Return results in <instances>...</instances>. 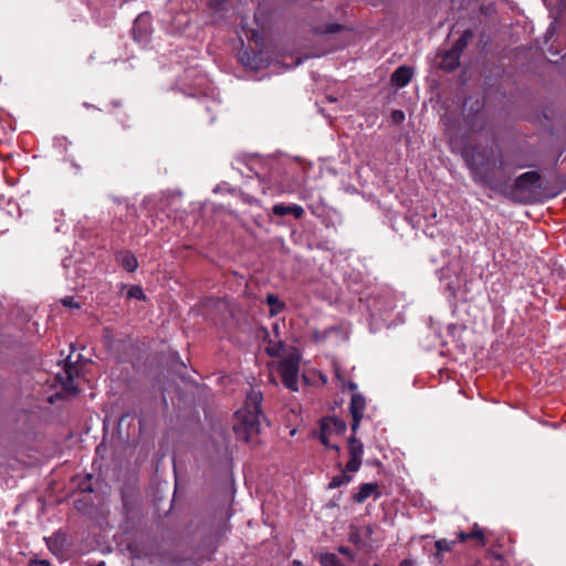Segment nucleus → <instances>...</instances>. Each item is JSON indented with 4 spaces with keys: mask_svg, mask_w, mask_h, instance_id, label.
Wrapping results in <instances>:
<instances>
[{
    "mask_svg": "<svg viewBox=\"0 0 566 566\" xmlns=\"http://www.w3.org/2000/svg\"><path fill=\"white\" fill-rule=\"evenodd\" d=\"M461 156L475 184L490 188L494 192H507L505 178L500 177L505 170L503 156L495 157L493 147L465 145Z\"/></svg>",
    "mask_w": 566,
    "mask_h": 566,
    "instance_id": "1",
    "label": "nucleus"
},
{
    "mask_svg": "<svg viewBox=\"0 0 566 566\" xmlns=\"http://www.w3.org/2000/svg\"><path fill=\"white\" fill-rule=\"evenodd\" d=\"M262 392L251 388L247 392L243 406L235 412L233 432L238 440L244 441L252 448L259 446L261 423L266 420L262 411Z\"/></svg>",
    "mask_w": 566,
    "mask_h": 566,
    "instance_id": "2",
    "label": "nucleus"
},
{
    "mask_svg": "<svg viewBox=\"0 0 566 566\" xmlns=\"http://www.w3.org/2000/svg\"><path fill=\"white\" fill-rule=\"evenodd\" d=\"M222 443L214 447V483L227 493L234 491L233 447L222 438Z\"/></svg>",
    "mask_w": 566,
    "mask_h": 566,
    "instance_id": "3",
    "label": "nucleus"
},
{
    "mask_svg": "<svg viewBox=\"0 0 566 566\" xmlns=\"http://www.w3.org/2000/svg\"><path fill=\"white\" fill-rule=\"evenodd\" d=\"M500 177L506 179L509 191L497 193L510 200H522V198L526 193L531 192V190L535 188H542V175L538 171H526L516 177L513 184H511V175L505 170L503 174H501Z\"/></svg>",
    "mask_w": 566,
    "mask_h": 566,
    "instance_id": "4",
    "label": "nucleus"
},
{
    "mask_svg": "<svg viewBox=\"0 0 566 566\" xmlns=\"http://www.w3.org/2000/svg\"><path fill=\"white\" fill-rule=\"evenodd\" d=\"M469 539H474L478 542L479 547H483L486 544L485 536L483 531L479 527V525L475 523L470 532H463L460 531L457 533V539L450 541L447 538H440L436 541L434 547V559L439 563H442L443 560V553L451 552L454 547V545L459 542H467Z\"/></svg>",
    "mask_w": 566,
    "mask_h": 566,
    "instance_id": "5",
    "label": "nucleus"
},
{
    "mask_svg": "<svg viewBox=\"0 0 566 566\" xmlns=\"http://www.w3.org/2000/svg\"><path fill=\"white\" fill-rule=\"evenodd\" d=\"M300 356L291 354L277 365V373L283 385L292 390H298Z\"/></svg>",
    "mask_w": 566,
    "mask_h": 566,
    "instance_id": "6",
    "label": "nucleus"
},
{
    "mask_svg": "<svg viewBox=\"0 0 566 566\" xmlns=\"http://www.w3.org/2000/svg\"><path fill=\"white\" fill-rule=\"evenodd\" d=\"M347 426L346 422L337 417H324L319 421V434L318 439L322 444H324L327 449L335 450L336 452L340 451L338 444H332L329 442V436H343L346 432Z\"/></svg>",
    "mask_w": 566,
    "mask_h": 566,
    "instance_id": "7",
    "label": "nucleus"
},
{
    "mask_svg": "<svg viewBox=\"0 0 566 566\" xmlns=\"http://www.w3.org/2000/svg\"><path fill=\"white\" fill-rule=\"evenodd\" d=\"M349 460L345 465V471L357 472L363 463L364 444L357 438V432L352 431L347 439Z\"/></svg>",
    "mask_w": 566,
    "mask_h": 566,
    "instance_id": "8",
    "label": "nucleus"
},
{
    "mask_svg": "<svg viewBox=\"0 0 566 566\" xmlns=\"http://www.w3.org/2000/svg\"><path fill=\"white\" fill-rule=\"evenodd\" d=\"M366 409V399L363 394L354 392L352 394L350 403H349V412L352 416L350 430L357 432L360 426V421L364 418V412Z\"/></svg>",
    "mask_w": 566,
    "mask_h": 566,
    "instance_id": "9",
    "label": "nucleus"
},
{
    "mask_svg": "<svg viewBox=\"0 0 566 566\" xmlns=\"http://www.w3.org/2000/svg\"><path fill=\"white\" fill-rule=\"evenodd\" d=\"M210 82L209 78L206 76H199L195 80L188 95L191 97L199 98L200 103L203 104L205 108L209 111V97H208V91L210 90L209 86Z\"/></svg>",
    "mask_w": 566,
    "mask_h": 566,
    "instance_id": "10",
    "label": "nucleus"
},
{
    "mask_svg": "<svg viewBox=\"0 0 566 566\" xmlns=\"http://www.w3.org/2000/svg\"><path fill=\"white\" fill-rule=\"evenodd\" d=\"M74 374H75V367L71 365L69 361L65 363V367L63 369V373H60L56 375L57 380L61 382L62 388L71 395H74L77 389L74 385Z\"/></svg>",
    "mask_w": 566,
    "mask_h": 566,
    "instance_id": "11",
    "label": "nucleus"
},
{
    "mask_svg": "<svg viewBox=\"0 0 566 566\" xmlns=\"http://www.w3.org/2000/svg\"><path fill=\"white\" fill-rule=\"evenodd\" d=\"M272 213L277 217H284L287 214H292L295 219H302L305 214V211L302 206L292 203H276L272 207Z\"/></svg>",
    "mask_w": 566,
    "mask_h": 566,
    "instance_id": "12",
    "label": "nucleus"
},
{
    "mask_svg": "<svg viewBox=\"0 0 566 566\" xmlns=\"http://www.w3.org/2000/svg\"><path fill=\"white\" fill-rule=\"evenodd\" d=\"M371 495L375 496V499L380 497L379 493V485L377 483H363L359 486L358 492L354 493L352 499L355 503H364L368 497Z\"/></svg>",
    "mask_w": 566,
    "mask_h": 566,
    "instance_id": "13",
    "label": "nucleus"
},
{
    "mask_svg": "<svg viewBox=\"0 0 566 566\" xmlns=\"http://www.w3.org/2000/svg\"><path fill=\"white\" fill-rule=\"evenodd\" d=\"M148 21L147 14H139L133 27L134 39L139 43H146L148 41Z\"/></svg>",
    "mask_w": 566,
    "mask_h": 566,
    "instance_id": "14",
    "label": "nucleus"
},
{
    "mask_svg": "<svg viewBox=\"0 0 566 566\" xmlns=\"http://www.w3.org/2000/svg\"><path fill=\"white\" fill-rule=\"evenodd\" d=\"M412 75L413 71L411 67L401 65L394 71L391 82L398 87H405L411 81Z\"/></svg>",
    "mask_w": 566,
    "mask_h": 566,
    "instance_id": "15",
    "label": "nucleus"
},
{
    "mask_svg": "<svg viewBox=\"0 0 566 566\" xmlns=\"http://www.w3.org/2000/svg\"><path fill=\"white\" fill-rule=\"evenodd\" d=\"M461 55L451 48L447 50L440 61V67L444 71L452 72L460 65Z\"/></svg>",
    "mask_w": 566,
    "mask_h": 566,
    "instance_id": "16",
    "label": "nucleus"
},
{
    "mask_svg": "<svg viewBox=\"0 0 566 566\" xmlns=\"http://www.w3.org/2000/svg\"><path fill=\"white\" fill-rule=\"evenodd\" d=\"M163 20L170 24L168 31L171 33L181 32L189 21L186 13H178L176 18L164 17Z\"/></svg>",
    "mask_w": 566,
    "mask_h": 566,
    "instance_id": "17",
    "label": "nucleus"
},
{
    "mask_svg": "<svg viewBox=\"0 0 566 566\" xmlns=\"http://www.w3.org/2000/svg\"><path fill=\"white\" fill-rule=\"evenodd\" d=\"M119 264L128 272H134L138 268V261L136 256L130 252H120L117 255Z\"/></svg>",
    "mask_w": 566,
    "mask_h": 566,
    "instance_id": "18",
    "label": "nucleus"
},
{
    "mask_svg": "<svg viewBox=\"0 0 566 566\" xmlns=\"http://www.w3.org/2000/svg\"><path fill=\"white\" fill-rule=\"evenodd\" d=\"M265 301L270 306L269 314L271 317L279 315L285 310L284 302L280 301L275 294H268Z\"/></svg>",
    "mask_w": 566,
    "mask_h": 566,
    "instance_id": "19",
    "label": "nucleus"
},
{
    "mask_svg": "<svg viewBox=\"0 0 566 566\" xmlns=\"http://www.w3.org/2000/svg\"><path fill=\"white\" fill-rule=\"evenodd\" d=\"M474 33L471 29H467L463 31L461 36L454 42V44L451 46L453 51L462 55L464 49L468 46L469 42L473 39Z\"/></svg>",
    "mask_w": 566,
    "mask_h": 566,
    "instance_id": "20",
    "label": "nucleus"
},
{
    "mask_svg": "<svg viewBox=\"0 0 566 566\" xmlns=\"http://www.w3.org/2000/svg\"><path fill=\"white\" fill-rule=\"evenodd\" d=\"M318 562L322 566H346L334 553H322Z\"/></svg>",
    "mask_w": 566,
    "mask_h": 566,
    "instance_id": "21",
    "label": "nucleus"
},
{
    "mask_svg": "<svg viewBox=\"0 0 566 566\" xmlns=\"http://www.w3.org/2000/svg\"><path fill=\"white\" fill-rule=\"evenodd\" d=\"M284 343L282 340L272 342L269 340V345L265 347V353L270 357H280L282 352L284 350Z\"/></svg>",
    "mask_w": 566,
    "mask_h": 566,
    "instance_id": "22",
    "label": "nucleus"
},
{
    "mask_svg": "<svg viewBox=\"0 0 566 566\" xmlns=\"http://www.w3.org/2000/svg\"><path fill=\"white\" fill-rule=\"evenodd\" d=\"M352 481V476L346 474L345 472H342L338 475L333 476L331 482L328 483V489H336L342 485H345Z\"/></svg>",
    "mask_w": 566,
    "mask_h": 566,
    "instance_id": "23",
    "label": "nucleus"
},
{
    "mask_svg": "<svg viewBox=\"0 0 566 566\" xmlns=\"http://www.w3.org/2000/svg\"><path fill=\"white\" fill-rule=\"evenodd\" d=\"M346 27L342 23H327L318 28V31L323 34H335L344 31Z\"/></svg>",
    "mask_w": 566,
    "mask_h": 566,
    "instance_id": "24",
    "label": "nucleus"
},
{
    "mask_svg": "<svg viewBox=\"0 0 566 566\" xmlns=\"http://www.w3.org/2000/svg\"><path fill=\"white\" fill-rule=\"evenodd\" d=\"M128 298L145 300V293L138 285H133L127 292Z\"/></svg>",
    "mask_w": 566,
    "mask_h": 566,
    "instance_id": "25",
    "label": "nucleus"
},
{
    "mask_svg": "<svg viewBox=\"0 0 566 566\" xmlns=\"http://www.w3.org/2000/svg\"><path fill=\"white\" fill-rule=\"evenodd\" d=\"M327 334H328V332H327V331L321 332L319 329H314V331L312 332V339H313L315 343L323 342V340H325V339H326Z\"/></svg>",
    "mask_w": 566,
    "mask_h": 566,
    "instance_id": "26",
    "label": "nucleus"
},
{
    "mask_svg": "<svg viewBox=\"0 0 566 566\" xmlns=\"http://www.w3.org/2000/svg\"><path fill=\"white\" fill-rule=\"evenodd\" d=\"M240 60L247 66L256 67L255 63L251 60L250 53L248 51H243L240 53Z\"/></svg>",
    "mask_w": 566,
    "mask_h": 566,
    "instance_id": "27",
    "label": "nucleus"
},
{
    "mask_svg": "<svg viewBox=\"0 0 566 566\" xmlns=\"http://www.w3.org/2000/svg\"><path fill=\"white\" fill-rule=\"evenodd\" d=\"M69 140L65 137H56L54 139V146L60 148L62 151H65L69 146Z\"/></svg>",
    "mask_w": 566,
    "mask_h": 566,
    "instance_id": "28",
    "label": "nucleus"
},
{
    "mask_svg": "<svg viewBox=\"0 0 566 566\" xmlns=\"http://www.w3.org/2000/svg\"><path fill=\"white\" fill-rule=\"evenodd\" d=\"M62 304L70 308H78L80 307V304L72 296H66V297L62 298Z\"/></svg>",
    "mask_w": 566,
    "mask_h": 566,
    "instance_id": "29",
    "label": "nucleus"
},
{
    "mask_svg": "<svg viewBox=\"0 0 566 566\" xmlns=\"http://www.w3.org/2000/svg\"><path fill=\"white\" fill-rule=\"evenodd\" d=\"M391 118L395 123H401L405 120V113L400 109H396L391 113Z\"/></svg>",
    "mask_w": 566,
    "mask_h": 566,
    "instance_id": "30",
    "label": "nucleus"
},
{
    "mask_svg": "<svg viewBox=\"0 0 566 566\" xmlns=\"http://www.w3.org/2000/svg\"><path fill=\"white\" fill-rule=\"evenodd\" d=\"M357 388H358L357 384L353 380L347 381L343 386V390L348 389L349 391H352V394L357 392Z\"/></svg>",
    "mask_w": 566,
    "mask_h": 566,
    "instance_id": "31",
    "label": "nucleus"
},
{
    "mask_svg": "<svg viewBox=\"0 0 566 566\" xmlns=\"http://www.w3.org/2000/svg\"><path fill=\"white\" fill-rule=\"evenodd\" d=\"M30 566H51L50 563L45 559H32L30 560Z\"/></svg>",
    "mask_w": 566,
    "mask_h": 566,
    "instance_id": "32",
    "label": "nucleus"
},
{
    "mask_svg": "<svg viewBox=\"0 0 566 566\" xmlns=\"http://www.w3.org/2000/svg\"><path fill=\"white\" fill-rule=\"evenodd\" d=\"M338 552L343 555H347L350 559L353 558V555H352V549L347 546H340L338 548Z\"/></svg>",
    "mask_w": 566,
    "mask_h": 566,
    "instance_id": "33",
    "label": "nucleus"
},
{
    "mask_svg": "<svg viewBox=\"0 0 566 566\" xmlns=\"http://www.w3.org/2000/svg\"><path fill=\"white\" fill-rule=\"evenodd\" d=\"M475 105H476V106H475V108H474V112L478 114V113H480L481 108L483 107V104H482V103H480V101H479V99H476Z\"/></svg>",
    "mask_w": 566,
    "mask_h": 566,
    "instance_id": "34",
    "label": "nucleus"
},
{
    "mask_svg": "<svg viewBox=\"0 0 566 566\" xmlns=\"http://www.w3.org/2000/svg\"><path fill=\"white\" fill-rule=\"evenodd\" d=\"M400 566H413V563L409 559H403L401 563H400Z\"/></svg>",
    "mask_w": 566,
    "mask_h": 566,
    "instance_id": "35",
    "label": "nucleus"
},
{
    "mask_svg": "<svg viewBox=\"0 0 566 566\" xmlns=\"http://www.w3.org/2000/svg\"><path fill=\"white\" fill-rule=\"evenodd\" d=\"M71 165L74 167L75 171L78 172L80 171V166L77 164H75L74 160H70Z\"/></svg>",
    "mask_w": 566,
    "mask_h": 566,
    "instance_id": "36",
    "label": "nucleus"
},
{
    "mask_svg": "<svg viewBox=\"0 0 566 566\" xmlns=\"http://www.w3.org/2000/svg\"><path fill=\"white\" fill-rule=\"evenodd\" d=\"M290 566H304V565L302 564V562H300V560H297V559H294V560L291 563V565H290Z\"/></svg>",
    "mask_w": 566,
    "mask_h": 566,
    "instance_id": "37",
    "label": "nucleus"
},
{
    "mask_svg": "<svg viewBox=\"0 0 566 566\" xmlns=\"http://www.w3.org/2000/svg\"><path fill=\"white\" fill-rule=\"evenodd\" d=\"M277 331H279V326H277V325H274V332H276V333H277Z\"/></svg>",
    "mask_w": 566,
    "mask_h": 566,
    "instance_id": "38",
    "label": "nucleus"
},
{
    "mask_svg": "<svg viewBox=\"0 0 566 566\" xmlns=\"http://www.w3.org/2000/svg\"><path fill=\"white\" fill-rule=\"evenodd\" d=\"M469 99L464 102V108L468 106Z\"/></svg>",
    "mask_w": 566,
    "mask_h": 566,
    "instance_id": "39",
    "label": "nucleus"
},
{
    "mask_svg": "<svg viewBox=\"0 0 566 566\" xmlns=\"http://www.w3.org/2000/svg\"><path fill=\"white\" fill-rule=\"evenodd\" d=\"M265 336L269 337V332L264 329Z\"/></svg>",
    "mask_w": 566,
    "mask_h": 566,
    "instance_id": "40",
    "label": "nucleus"
}]
</instances>
